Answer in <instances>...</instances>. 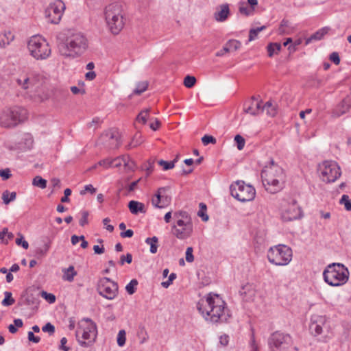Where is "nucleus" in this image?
<instances>
[{"mask_svg":"<svg viewBox=\"0 0 351 351\" xmlns=\"http://www.w3.org/2000/svg\"><path fill=\"white\" fill-rule=\"evenodd\" d=\"M75 335L79 343L87 347L96 338V326L90 319L84 318L79 324Z\"/></svg>","mask_w":351,"mask_h":351,"instance_id":"0eeeda50","label":"nucleus"},{"mask_svg":"<svg viewBox=\"0 0 351 351\" xmlns=\"http://www.w3.org/2000/svg\"><path fill=\"white\" fill-rule=\"evenodd\" d=\"M42 82V76L38 74H29L16 80L17 84L32 98L39 96L38 88L41 86Z\"/></svg>","mask_w":351,"mask_h":351,"instance_id":"9d476101","label":"nucleus"},{"mask_svg":"<svg viewBox=\"0 0 351 351\" xmlns=\"http://www.w3.org/2000/svg\"><path fill=\"white\" fill-rule=\"evenodd\" d=\"M65 8L64 2L61 0H56L51 3L45 10L49 21L53 24L59 23Z\"/></svg>","mask_w":351,"mask_h":351,"instance_id":"4468645a","label":"nucleus"},{"mask_svg":"<svg viewBox=\"0 0 351 351\" xmlns=\"http://www.w3.org/2000/svg\"><path fill=\"white\" fill-rule=\"evenodd\" d=\"M199 208L200 209L197 213V215L202 217V219L204 221H207L208 220V216L205 213L206 210V205L204 203H200Z\"/></svg>","mask_w":351,"mask_h":351,"instance_id":"37998d69","label":"nucleus"},{"mask_svg":"<svg viewBox=\"0 0 351 351\" xmlns=\"http://www.w3.org/2000/svg\"><path fill=\"white\" fill-rule=\"evenodd\" d=\"M302 215L301 208L295 200L292 202L282 210L281 218L284 221H290L300 218Z\"/></svg>","mask_w":351,"mask_h":351,"instance_id":"dca6fc26","label":"nucleus"},{"mask_svg":"<svg viewBox=\"0 0 351 351\" xmlns=\"http://www.w3.org/2000/svg\"><path fill=\"white\" fill-rule=\"evenodd\" d=\"M125 336H126V332H125V330H119L118 335H117V344L119 346L122 347L125 345V341H126Z\"/></svg>","mask_w":351,"mask_h":351,"instance_id":"79ce46f5","label":"nucleus"},{"mask_svg":"<svg viewBox=\"0 0 351 351\" xmlns=\"http://www.w3.org/2000/svg\"><path fill=\"white\" fill-rule=\"evenodd\" d=\"M248 106H245L244 111L252 115H257L261 112V101H258L254 97H252V101Z\"/></svg>","mask_w":351,"mask_h":351,"instance_id":"4be33fe9","label":"nucleus"},{"mask_svg":"<svg viewBox=\"0 0 351 351\" xmlns=\"http://www.w3.org/2000/svg\"><path fill=\"white\" fill-rule=\"evenodd\" d=\"M196 82V78L194 76L187 75L184 77V85L186 88H192Z\"/></svg>","mask_w":351,"mask_h":351,"instance_id":"c03bdc74","label":"nucleus"},{"mask_svg":"<svg viewBox=\"0 0 351 351\" xmlns=\"http://www.w3.org/2000/svg\"><path fill=\"white\" fill-rule=\"evenodd\" d=\"M123 6L121 3H111V34L117 35L125 25Z\"/></svg>","mask_w":351,"mask_h":351,"instance_id":"ddd939ff","label":"nucleus"},{"mask_svg":"<svg viewBox=\"0 0 351 351\" xmlns=\"http://www.w3.org/2000/svg\"><path fill=\"white\" fill-rule=\"evenodd\" d=\"M32 184L35 186L44 189L47 187V180L42 177L37 176L32 181Z\"/></svg>","mask_w":351,"mask_h":351,"instance_id":"c9c22d12","label":"nucleus"},{"mask_svg":"<svg viewBox=\"0 0 351 351\" xmlns=\"http://www.w3.org/2000/svg\"><path fill=\"white\" fill-rule=\"evenodd\" d=\"M176 278V274L175 273H171L169 276V279L167 281L162 282L161 283V285L165 288H167L172 284L173 281Z\"/></svg>","mask_w":351,"mask_h":351,"instance_id":"6e6d98bb","label":"nucleus"},{"mask_svg":"<svg viewBox=\"0 0 351 351\" xmlns=\"http://www.w3.org/2000/svg\"><path fill=\"white\" fill-rule=\"evenodd\" d=\"M188 223H192L191 219H177L176 227H186Z\"/></svg>","mask_w":351,"mask_h":351,"instance_id":"680f3d73","label":"nucleus"},{"mask_svg":"<svg viewBox=\"0 0 351 351\" xmlns=\"http://www.w3.org/2000/svg\"><path fill=\"white\" fill-rule=\"evenodd\" d=\"M28 339L34 343H38L40 340L39 337L35 336L32 331L28 332Z\"/></svg>","mask_w":351,"mask_h":351,"instance_id":"774afa93","label":"nucleus"},{"mask_svg":"<svg viewBox=\"0 0 351 351\" xmlns=\"http://www.w3.org/2000/svg\"><path fill=\"white\" fill-rule=\"evenodd\" d=\"M197 308L206 321L213 324L227 322L231 317L226 304L217 294L210 293L205 300L197 303Z\"/></svg>","mask_w":351,"mask_h":351,"instance_id":"f257e3e1","label":"nucleus"},{"mask_svg":"<svg viewBox=\"0 0 351 351\" xmlns=\"http://www.w3.org/2000/svg\"><path fill=\"white\" fill-rule=\"evenodd\" d=\"M50 248V242H48L44 245L43 247H38L36 250L35 256L37 258H41L46 256L47 252Z\"/></svg>","mask_w":351,"mask_h":351,"instance_id":"f704fd0d","label":"nucleus"},{"mask_svg":"<svg viewBox=\"0 0 351 351\" xmlns=\"http://www.w3.org/2000/svg\"><path fill=\"white\" fill-rule=\"evenodd\" d=\"M154 164V161L149 160L147 161V163L145 165V169L147 172V176H149L153 171Z\"/></svg>","mask_w":351,"mask_h":351,"instance_id":"e2e57ef3","label":"nucleus"},{"mask_svg":"<svg viewBox=\"0 0 351 351\" xmlns=\"http://www.w3.org/2000/svg\"><path fill=\"white\" fill-rule=\"evenodd\" d=\"M289 27V22L287 20L283 19L280 25L278 31L280 34H287L288 32L286 30V27Z\"/></svg>","mask_w":351,"mask_h":351,"instance_id":"8fccbe9b","label":"nucleus"},{"mask_svg":"<svg viewBox=\"0 0 351 351\" xmlns=\"http://www.w3.org/2000/svg\"><path fill=\"white\" fill-rule=\"evenodd\" d=\"M19 237L16 238L15 242L16 245H21L24 249L27 250L29 247V244L27 241L24 240V237L22 234L20 232L18 233Z\"/></svg>","mask_w":351,"mask_h":351,"instance_id":"a18cd8bd","label":"nucleus"},{"mask_svg":"<svg viewBox=\"0 0 351 351\" xmlns=\"http://www.w3.org/2000/svg\"><path fill=\"white\" fill-rule=\"evenodd\" d=\"M171 232L179 239H186L189 237L193 232V224L188 223L186 227H176L173 225Z\"/></svg>","mask_w":351,"mask_h":351,"instance_id":"6ab92c4d","label":"nucleus"},{"mask_svg":"<svg viewBox=\"0 0 351 351\" xmlns=\"http://www.w3.org/2000/svg\"><path fill=\"white\" fill-rule=\"evenodd\" d=\"M38 303V299L32 294L25 293L21 296V304L30 306L37 304Z\"/></svg>","mask_w":351,"mask_h":351,"instance_id":"a878e982","label":"nucleus"},{"mask_svg":"<svg viewBox=\"0 0 351 351\" xmlns=\"http://www.w3.org/2000/svg\"><path fill=\"white\" fill-rule=\"evenodd\" d=\"M128 208L131 213L137 215L138 213H145V205L139 202L131 200L128 203Z\"/></svg>","mask_w":351,"mask_h":351,"instance_id":"5701e85b","label":"nucleus"},{"mask_svg":"<svg viewBox=\"0 0 351 351\" xmlns=\"http://www.w3.org/2000/svg\"><path fill=\"white\" fill-rule=\"evenodd\" d=\"M88 212L84 210L82 212V217L80 220V225L84 226L88 223Z\"/></svg>","mask_w":351,"mask_h":351,"instance_id":"052dcab7","label":"nucleus"},{"mask_svg":"<svg viewBox=\"0 0 351 351\" xmlns=\"http://www.w3.org/2000/svg\"><path fill=\"white\" fill-rule=\"evenodd\" d=\"M330 60L336 65H338L340 63V58L337 52H332L330 55Z\"/></svg>","mask_w":351,"mask_h":351,"instance_id":"69168bd1","label":"nucleus"},{"mask_svg":"<svg viewBox=\"0 0 351 351\" xmlns=\"http://www.w3.org/2000/svg\"><path fill=\"white\" fill-rule=\"evenodd\" d=\"M230 15V9L228 4L220 5L214 13V18L218 22L225 21Z\"/></svg>","mask_w":351,"mask_h":351,"instance_id":"412c9836","label":"nucleus"},{"mask_svg":"<svg viewBox=\"0 0 351 351\" xmlns=\"http://www.w3.org/2000/svg\"><path fill=\"white\" fill-rule=\"evenodd\" d=\"M252 8L249 9L244 2L241 3L239 6V12L245 16H249L252 13Z\"/></svg>","mask_w":351,"mask_h":351,"instance_id":"864d4df0","label":"nucleus"},{"mask_svg":"<svg viewBox=\"0 0 351 351\" xmlns=\"http://www.w3.org/2000/svg\"><path fill=\"white\" fill-rule=\"evenodd\" d=\"M350 272L341 263L328 265L323 272L324 281L330 286L338 287L347 282Z\"/></svg>","mask_w":351,"mask_h":351,"instance_id":"20e7f679","label":"nucleus"},{"mask_svg":"<svg viewBox=\"0 0 351 351\" xmlns=\"http://www.w3.org/2000/svg\"><path fill=\"white\" fill-rule=\"evenodd\" d=\"M5 298L2 300L1 304L4 306H9L14 304L15 300L12 298L11 292L5 291L4 293Z\"/></svg>","mask_w":351,"mask_h":351,"instance_id":"e433bc0d","label":"nucleus"},{"mask_svg":"<svg viewBox=\"0 0 351 351\" xmlns=\"http://www.w3.org/2000/svg\"><path fill=\"white\" fill-rule=\"evenodd\" d=\"M318 171L324 182L330 183L335 182L341 175L340 167L332 160H326L319 165Z\"/></svg>","mask_w":351,"mask_h":351,"instance_id":"9b49d317","label":"nucleus"},{"mask_svg":"<svg viewBox=\"0 0 351 351\" xmlns=\"http://www.w3.org/2000/svg\"><path fill=\"white\" fill-rule=\"evenodd\" d=\"M326 318L325 316L314 315L311 317L309 329L311 333L315 335H321L323 332V326L325 324Z\"/></svg>","mask_w":351,"mask_h":351,"instance_id":"a211bd4d","label":"nucleus"},{"mask_svg":"<svg viewBox=\"0 0 351 351\" xmlns=\"http://www.w3.org/2000/svg\"><path fill=\"white\" fill-rule=\"evenodd\" d=\"M132 261V255L130 253H128L126 255L122 254L120 257L119 264L121 265H124L125 263L130 264Z\"/></svg>","mask_w":351,"mask_h":351,"instance_id":"09e8293b","label":"nucleus"},{"mask_svg":"<svg viewBox=\"0 0 351 351\" xmlns=\"http://www.w3.org/2000/svg\"><path fill=\"white\" fill-rule=\"evenodd\" d=\"M134 165V162L128 156H119L111 160V168H117L121 173L132 171Z\"/></svg>","mask_w":351,"mask_h":351,"instance_id":"f3484780","label":"nucleus"},{"mask_svg":"<svg viewBox=\"0 0 351 351\" xmlns=\"http://www.w3.org/2000/svg\"><path fill=\"white\" fill-rule=\"evenodd\" d=\"M63 279L68 282H72L74 277L77 275V272L72 265L69 266L68 269L63 270Z\"/></svg>","mask_w":351,"mask_h":351,"instance_id":"bb28decb","label":"nucleus"},{"mask_svg":"<svg viewBox=\"0 0 351 351\" xmlns=\"http://www.w3.org/2000/svg\"><path fill=\"white\" fill-rule=\"evenodd\" d=\"M329 29L330 28L328 27H325L319 29L307 40L306 43H308L311 40H321L324 36L328 32Z\"/></svg>","mask_w":351,"mask_h":351,"instance_id":"c85d7f7f","label":"nucleus"},{"mask_svg":"<svg viewBox=\"0 0 351 351\" xmlns=\"http://www.w3.org/2000/svg\"><path fill=\"white\" fill-rule=\"evenodd\" d=\"M27 49L30 55L36 60L47 59L51 54L48 42L40 36H34L27 43Z\"/></svg>","mask_w":351,"mask_h":351,"instance_id":"423d86ee","label":"nucleus"},{"mask_svg":"<svg viewBox=\"0 0 351 351\" xmlns=\"http://www.w3.org/2000/svg\"><path fill=\"white\" fill-rule=\"evenodd\" d=\"M281 45L278 43H269L267 47L268 56L272 57L274 53H278L281 49Z\"/></svg>","mask_w":351,"mask_h":351,"instance_id":"7c9ffc66","label":"nucleus"},{"mask_svg":"<svg viewBox=\"0 0 351 351\" xmlns=\"http://www.w3.org/2000/svg\"><path fill=\"white\" fill-rule=\"evenodd\" d=\"M0 176L3 180H8L11 177L10 171L9 169L0 170Z\"/></svg>","mask_w":351,"mask_h":351,"instance_id":"0e129e2a","label":"nucleus"},{"mask_svg":"<svg viewBox=\"0 0 351 351\" xmlns=\"http://www.w3.org/2000/svg\"><path fill=\"white\" fill-rule=\"evenodd\" d=\"M148 86V83L146 81L138 82L136 84V87L133 91V93L135 95H141L143 92H145Z\"/></svg>","mask_w":351,"mask_h":351,"instance_id":"58836bf2","label":"nucleus"},{"mask_svg":"<svg viewBox=\"0 0 351 351\" xmlns=\"http://www.w3.org/2000/svg\"><path fill=\"white\" fill-rule=\"evenodd\" d=\"M234 141L237 143V147L239 150H242L245 146V141L243 136L237 134L234 137Z\"/></svg>","mask_w":351,"mask_h":351,"instance_id":"49530a36","label":"nucleus"},{"mask_svg":"<svg viewBox=\"0 0 351 351\" xmlns=\"http://www.w3.org/2000/svg\"><path fill=\"white\" fill-rule=\"evenodd\" d=\"M202 142L204 145H207L209 143L215 144L217 141L215 137L210 135H204L202 138Z\"/></svg>","mask_w":351,"mask_h":351,"instance_id":"3c124183","label":"nucleus"},{"mask_svg":"<svg viewBox=\"0 0 351 351\" xmlns=\"http://www.w3.org/2000/svg\"><path fill=\"white\" fill-rule=\"evenodd\" d=\"M265 28L266 27L263 25L259 27L251 29L249 32V41H252L254 40L256 38L258 34Z\"/></svg>","mask_w":351,"mask_h":351,"instance_id":"ea45409f","label":"nucleus"},{"mask_svg":"<svg viewBox=\"0 0 351 351\" xmlns=\"http://www.w3.org/2000/svg\"><path fill=\"white\" fill-rule=\"evenodd\" d=\"M291 344V336L278 331L273 332L268 339V346L271 351H288Z\"/></svg>","mask_w":351,"mask_h":351,"instance_id":"f8f14e48","label":"nucleus"},{"mask_svg":"<svg viewBox=\"0 0 351 351\" xmlns=\"http://www.w3.org/2000/svg\"><path fill=\"white\" fill-rule=\"evenodd\" d=\"M16 197V192L10 193L8 191H5L2 194V199L5 204H8L10 202L14 201Z\"/></svg>","mask_w":351,"mask_h":351,"instance_id":"473e14b6","label":"nucleus"},{"mask_svg":"<svg viewBox=\"0 0 351 351\" xmlns=\"http://www.w3.org/2000/svg\"><path fill=\"white\" fill-rule=\"evenodd\" d=\"M263 184L270 193H276L282 188L285 175L282 168L271 160L269 165L261 171Z\"/></svg>","mask_w":351,"mask_h":351,"instance_id":"7ed1b4c3","label":"nucleus"},{"mask_svg":"<svg viewBox=\"0 0 351 351\" xmlns=\"http://www.w3.org/2000/svg\"><path fill=\"white\" fill-rule=\"evenodd\" d=\"M340 204L344 205L345 209L348 211L351 210V201L348 195H343L339 200Z\"/></svg>","mask_w":351,"mask_h":351,"instance_id":"a19ab883","label":"nucleus"},{"mask_svg":"<svg viewBox=\"0 0 351 351\" xmlns=\"http://www.w3.org/2000/svg\"><path fill=\"white\" fill-rule=\"evenodd\" d=\"M158 239L156 237H148L145 239V243L150 245L149 251L152 254H155L158 250Z\"/></svg>","mask_w":351,"mask_h":351,"instance_id":"cd10ccee","label":"nucleus"},{"mask_svg":"<svg viewBox=\"0 0 351 351\" xmlns=\"http://www.w3.org/2000/svg\"><path fill=\"white\" fill-rule=\"evenodd\" d=\"M27 118V111L20 106L3 110L0 113V125L5 128H14Z\"/></svg>","mask_w":351,"mask_h":351,"instance_id":"39448f33","label":"nucleus"},{"mask_svg":"<svg viewBox=\"0 0 351 351\" xmlns=\"http://www.w3.org/2000/svg\"><path fill=\"white\" fill-rule=\"evenodd\" d=\"M231 195L241 202L252 201L256 195L255 189L250 184H246L244 181L238 180L230 186Z\"/></svg>","mask_w":351,"mask_h":351,"instance_id":"1a4fd4ad","label":"nucleus"},{"mask_svg":"<svg viewBox=\"0 0 351 351\" xmlns=\"http://www.w3.org/2000/svg\"><path fill=\"white\" fill-rule=\"evenodd\" d=\"M138 282L136 279H132L125 287V290L129 295L134 294L136 291Z\"/></svg>","mask_w":351,"mask_h":351,"instance_id":"4c0bfd02","label":"nucleus"},{"mask_svg":"<svg viewBox=\"0 0 351 351\" xmlns=\"http://www.w3.org/2000/svg\"><path fill=\"white\" fill-rule=\"evenodd\" d=\"M174 217L176 219H191L186 211H179L174 213Z\"/></svg>","mask_w":351,"mask_h":351,"instance_id":"bf43d9fd","label":"nucleus"},{"mask_svg":"<svg viewBox=\"0 0 351 351\" xmlns=\"http://www.w3.org/2000/svg\"><path fill=\"white\" fill-rule=\"evenodd\" d=\"M86 191L90 192V193L93 194L95 193L96 189L91 184H88L84 186V190H82L80 191V195H84Z\"/></svg>","mask_w":351,"mask_h":351,"instance_id":"338daca9","label":"nucleus"},{"mask_svg":"<svg viewBox=\"0 0 351 351\" xmlns=\"http://www.w3.org/2000/svg\"><path fill=\"white\" fill-rule=\"evenodd\" d=\"M158 163L160 166H162L163 169L165 171L171 169L174 167L173 162L165 161L164 160H160L158 162Z\"/></svg>","mask_w":351,"mask_h":351,"instance_id":"de8ad7c7","label":"nucleus"},{"mask_svg":"<svg viewBox=\"0 0 351 351\" xmlns=\"http://www.w3.org/2000/svg\"><path fill=\"white\" fill-rule=\"evenodd\" d=\"M150 112V108H146L143 110L137 116L136 121L138 123H141L143 124H145L147 123V120L149 117V113Z\"/></svg>","mask_w":351,"mask_h":351,"instance_id":"72a5a7b5","label":"nucleus"},{"mask_svg":"<svg viewBox=\"0 0 351 351\" xmlns=\"http://www.w3.org/2000/svg\"><path fill=\"white\" fill-rule=\"evenodd\" d=\"M169 190V187H160L158 189L157 192L152 198V205L158 208L167 207L171 201V197L167 194Z\"/></svg>","mask_w":351,"mask_h":351,"instance_id":"2eb2a0df","label":"nucleus"},{"mask_svg":"<svg viewBox=\"0 0 351 351\" xmlns=\"http://www.w3.org/2000/svg\"><path fill=\"white\" fill-rule=\"evenodd\" d=\"M186 260L189 263H192L194 261V256L193 255V247H189L186 251Z\"/></svg>","mask_w":351,"mask_h":351,"instance_id":"13d9d810","label":"nucleus"},{"mask_svg":"<svg viewBox=\"0 0 351 351\" xmlns=\"http://www.w3.org/2000/svg\"><path fill=\"white\" fill-rule=\"evenodd\" d=\"M143 141V140L141 134L137 132L134 134L131 142L128 145L127 147L128 149L136 147L141 145Z\"/></svg>","mask_w":351,"mask_h":351,"instance_id":"2f4dec72","label":"nucleus"},{"mask_svg":"<svg viewBox=\"0 0 351 351\" xmlns=\"http://www.w3.org/2000/svg\"><path fill=\"white\" fill-rule=\"evenodd\" d=\"M111 147L113 145L114 148H118L121 143V135L117 128H111Z\"/></svg>","mask_w":351,"mask_h":351,"instance_id":"b1692460","label":"nucleus"},{"mask_svg":"<svg viewBox=\"0 0 351 351\" xmlns=\"http://www.w3.org/2000/svg\"><path fill=\"white\" fill-rule=\"evenodd\" d=\"M226 44L230 47V51L231 49L237 50L241 47V43L236 40H230Z\"/></svg>","mask_w":351,"mask_h":351,"instance_id":"5fc2aeb1","label":"nucleus"},{"mask_svg":"<svg viewBox=\"0 0 351 351\" xmlns=\"http://www.w3.org/2000/svg\"><path fill=\"white\" fill-rule=\"evenodd\" d=\"M270 263L276 265H287L292 258V250L285 245H278L270 247L267 253Z\"/></svg>","mask_w":351,"mask_h":351,"instance_id":"6e6552de","label":"nucleus"},{"mask_svg":"<svg viewBox=\"0 0 351 351\" xmlns=\"http://www.w3.org/2000/svg\"><path fill=\"white\" fill-rule=\"evenodd\" d=\"M263 111H266V113L270 117H274L276 114V108L270 101H267L263 106H261V112Z\"/></svg>","mask_w":351,"mask_h":351,"instance_id":"c756f323","label":"nucleus"},{"mask_svg":"<svg viewBox=\"0 0 351 351\" xmlns=\"http://www.w3.org/2000/svg\"><path fill=\"white\" fill-rule=\"evenodd\" d=\"M97 291L100 295L110 299V278L106 276L101 277L97 282Z\"/></svg>","mask_w":351,"mask_h":351,"instance_id":"aec40b11","label":"nucleus"},{"mask_svg":"<svg viewBox=\"0 0 351 351\" xmlns=\"http://www.w3.org/2000/svg\"><path fill=\"white\" fill-rule=\"evenodd\" d=\"M239 293V295L242 297L243 300H245L251 299L254 295V291L251 289V286L249 285L242 286Z\"/></svg>","mask_w":351,"mask_h":351,"instance_id":"393cba45","label":"nucleus"},{"mask_svg":"<svg viewBox=\"0 0 351 351\" xmlns=\"http://www.w3.org/2000/svg\"><path fill=\"white\" fill-rule=\"evenodd\" d=\"M42 330L45 332H49V335H53L55 332V327L53 324L48 322L42 328Z\"/></svg>","mask_w":351,"mask_h":351,"instance_id":"4d7b16f0","label":"nucleus"},{"mask_svg":"<svg viewBox=\"0 0 351 351\" xmlns=\"http://www.w3.org/2000/svg\"><path fill=\"white\" fill-rule=\"evenodd\" d=\"M41 295L50 304L54 303L56 302V296L52 293H48L46 291H43L41 292Z\"/></svg>","mask_w":351,"mask_h":351,"instance_id":"603ef678","label":"nucleus"},{"mask_svg":"<svg viewBox=\"0 0 351 351\" xmlns=\"http://www.w3.org/2000/svg\"><path fill=\"white\" fill-rule=\"evenodd\" d=\"M88 47V40L81 32H70L64 40L58 45L62 56L75 57L82 55Z\"/></svg>","mask_w":351,"mask_h":351,"instance_id":"f03ea898","label":"nucleus"}]
</instances>
